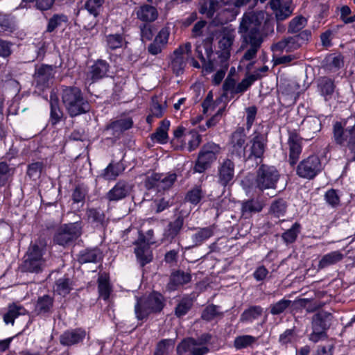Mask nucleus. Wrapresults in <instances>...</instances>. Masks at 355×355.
Returning <instances> with one entry per match:
<instances>
[{
  "label": "nucleus",
  "mask_w": 355,
  "mask_h": 355,
  "mask_svg": "<svg viewBox=\"0 0 355 355\" xmlns=\"http://www.w3.org/2000/svg\"><path fill=\"white\" fill-rule=\"evenodd\" d=\"M344 255L340 251H333L324 254L318 263V269H323L340 261Z\"/></svg>",
  "instance_id": "nucleus-35"
},
{
  "label": "nucleus",
  "mask_w": 355,
  "mask_h": 355,
  "mask_svg": "<svg viewBox=\"0 0 355 355\" xmlns=\"http://www.w3.org/2000/svg\"><path fill=\"white\" fill-rule=\"evenodd\" d=\"M104 0H87L84 7L94 17H97L100 13Z\"/></svg>",
  "instance_id": "nucleus-53"
},
{
  "label": "nucleus",
  "mask_w": 355,
  "mask_h": 355,
  "mask_svg": "<svg viewBox=\"0 0 355 355\" xmlns=\"http://www.w3.org/2000/svg\"><path fill=\"white\" fill-rule=\"evenodd\" d=\"M0 28L3 31L14 32L17 29L15 17L10 15L0 14Z\"/></svg>",
  "instance_id": "nucleus-45"
},
{
  "label": "nucleus",
  "mask_w": 355,
  "mask_h": 355,
  "mask_svg": "<svg viewBox=\"0 0 355 355\" xmlns=\"http://www.w3.org/2000/svg\"><path fill=\"white\" fill-rule=\"evenodd\" d=\"M125 170V166L121 162H110L108 166L102 171L100 177L105 180H115Z\"/></svg>",
  "instance_id": "nucleus-26"
},
{
  "label": "nucleus",
  "mask_w": 355,
  "mask_h": 355,
  "mask_svg": "<svg viewBox=\"0 0 355 355\" xmlns=\"http://www.w3.org/2000/svg\"><path fill=\"white\" fill-rule=\"evenodd\" d=\"M212 235L213 230L211 227L198 228L197 232L191 236L192 247L201 245Z\"/></svg>",
  "instance_id": "nucleus-41"
},
{
  "label": "nucleus",
  "mask_w": 355,
  "mask_h": 355,
  "mask_svg": "<svg viewBox=\"0 0 355 355\" xmlns=\"http://www.w3.org/2000/svg\"><path fill=\"white\" fill-rule=\"evenodd\" d=\"M51 121L52 124H56L62 116V112L58 105V99L55 95H51Z\"/></svg>",
  "instance_id": "nucleus-47"
},
{
  "label": "nucleus",
  "mask_w": 355,
  "mask_h": 355,
  "mask_svg": "<svg viewBox=\"0 0 355 355\" xmlns=\"http://www.w3.org/2000/svg\"><path fill=\"white\" fill-rule=\"evenodd\" d=\"M261 78V76L259 74H251L243 78L241 83H239L235 89L236 94H243L252 85V83Z\"/></svg>",
  "instance_id": "nucleus-49"
},
{
  "label": "nucleus",
  "mask_w": 355,
  "mask_h": 355,
  "mask_svg": "<svg viewBox=\"0 0 355 355\" xmlns=\"http://www.w3.org/2000/svg\"><path fill=\"white\" fill-rule=\"evenodd\" d=\"M53 297L44 295L37 298L35 305L34 312L37 315H46L51 313L53 306Z\"/></svg>",
  "instance_id": "nucleus-28"
},
{
  "label": "nucleus",
  "mask_w": 355,
  "mask_h": 355,
  "mask_svg": "<svg viewBox=\"0 0 355 355\" xmlns=\"http://www.w3.org/2000/svg\"><path fill=\"white\" fill-rule=\"evenodd\" d=\"M177 175L175 173H169L167 175L160 174V178L159 182V189H169L176 180Z\"/></svg>",
  "instance_id": "nucleus-63"
},
{
  "label": "nucleus",
  "mask_w": 355,
  "mask_h": 355,
  "mask_svg": "<svg viewBox=\"0 0 355 355\" xmlns=\"http://www.w3.org/2000/svg\"><path fill=\"white\" fill-rule=\"evenodd\" d=\"M107 46L112 50L122 47L125 42V37L123 34H110L106 36Z\"/></svg>",
  "instance_id": "nucleus-48"
},
{
  "label": "nucleus",
  "mask_w": 355,
  "mask_h": 355,
  "mask_svg": "<svg viewBox=\"0 0 355 355\" xmlns=\"http://www.w3.org/2000/svg\"><path fill=\"white\" fill-rule=\"evenodd\" d=\"M258 338L250 335H243L237 336L234 342V345L236 349H243L252 345L257 340Z\"/></svg>",
  "instance_id": "nucleus-55"
},
{
  "label": "nucleus",
  "mask_w": 355,
  "mask_h": 355,
  "mask_svg": "<svg viewBox=\"0 0 355 355\" xmlns=\"http://www.w3.org/2000/svg\"><path fill=\"white\" fill-rule=\"evenodd\" d=\"M291 305V301L282 299L270 306V313L276 315L284 313Z\"/></svg>",
  "instance_id": "nucleus-58"
},
{
  "label": "nucleus",
  "mask_w": 355,
  "mask_h": 355,
  "mask_svg": "<svg viewBox=\"0 0 355 355\" xmlns=\"http://www.w3.org/2000/svg\"><path fill=\"white\" fill-rule=\"evenodd\" d=\"M307 19L302 16L299 15L291 20L288 26V33L291 34H295L302 31L306 25Z\"/></svg>",
  "instance_id": "nucleus-44"
},
{
  "label": "nucleus",
  "mask_w": 355,
  "mask_h": 355,
  "mask_svg": "<svg viewBox=\"0 0 355 355\" xmlns=\"http://www.w3.org/2000/svg\"><path fill=\"white\" fill-rule=\"evenodd\" d=\"M243 40L241 48L247 49L243 56V60H251L256 57L257 51L263 42V39H252V37H248V39Z\"/></svg>",
  "instance_id": "nucleus-24"
},
{
  "label": "nucleus",
  "mask_w": 355,
  "mask_h": 355,
  "mask_svg": "<svg viewBox=\"0 0 355 355\" xmlns=\"http://www.w3.org/2000/svg\"><path fill=\"white\" fill-rule=\"evenodd\" d=\"M132 124L133 122L130 118L121 119L107 125L103 133L107 136V139L111 137L117 139L123 132L132 128Z\"/></svg>",
  "instance_id": "nucleus-18"
},
{
  "label": "nucleus",
  "mask_w": 355,
  "mask_h": 355,
  "mask_svg": "<svg viewBox=\"0 0 355 355\" xmlns=\"http://www.w3.org/2000/svg\"><path fill=\"white\" fill-rule=\"evenodd\" d=\"M263 309L260 306H250L240 316L241 322H252L262 315Z\"/></svg>",
  "instance_id": "nucleus-37"
},
{
  "label": "nucleus",
  "mask_w": 355,
  "mask_h": 355,
  "mask_svg": "<svg viewBox=\"0 0 355 355\" xmlns=\"http://www.w3.org/2000/svg\"><path fill=\"white\" fill-rule=\"evenodd\" d=\"M204 196L202 190L199 187H196L187 192L185 200L196 205L200 202Z\"/></svg>",
  "instance_id": "nucleus-56"
},
{
  "label": "nucleus",
  "mask_w": 355,
  "mask_h": 355,
  "mask_svg": "<svg viewBox=\"0 0 355 355\" xmlns=\"http://www.w3.org/2000/svg\"><path fill=\"white\" fill-rule=\"evenodd\" d=\"M263 209L262 203L255 199L246 200L242 204V212L243 215H251L260 212Z\"/></svg>",
  "instance_id": "nucleus-43"
},
{
  "label": "nucleus",
  "mask_w": 355,
  "mask_h": 355,
  "mask_svg": "<svg viewBox=\"0 0 355 355\" xmlns=\"http://www.w3.org/2000/svg\"><path fill=\"white\" fill-rule=\"evenodd\" d=\"M55 66L42 64L37 68L34 74L36 87L41 89L48 87L54 78Z\"/></svg>",
  "instance_id": "nucleus-16"
},
{
  "label": "nucleus",
  "mask_w": 355,
  "mask_h": 355,
  "mask_svg": "<svg viewBox=\"0 0 355 355\" xmlns=\"http://www.w3.org/2000/svg\"><path fill=\"white\" fill-rule=\"evenodd\" d=\"M302 45L296 35L289 36L280 40L275 45L277 51H286V52L293 51L300 49Z\"/></svg>",
  "instance_id": "nucleus-31"
},
{
  "label": "nucleus",
  "mask_w": 355,
  "mask_h": 355,
  "mask_svg": "<svg viewBox=\"0 0 355 355\" xmlns=\"http://www.w3.org/2000/svg\"><path fill=\"white\" fill-rule=\"evenodd\" d=\"M235 34L232 31L225 32L219 40L218 46L224 55L229 57L230 51L234 42Z\"/></svg>",
  "instance_id": "nucleus-36"
},
{
  "label": "nucleus",
  "mask_w": 355,
  "mask_h": 355,
  "mask_svg": "<svg viewBox=\"0 0 355 355\" xmlns=\"http://www.w3.org/2000/svg\"><path fill=\"white\" fill-rule=\"evenodd\" d=\"M170 126V121L164 119L161 122L159 127H158L153 134L151 135L152 139H155L160 144H166L168 141V130Z\"/></svg>",
  "instance_id": "nucleus-40"
},
{
  "label": "nucleus",
  "mask_w": 355,
  "mask_h": 355,
  "mask_svg": "<svg viewBox=\"0 0 355 355\" xmlns=\"http://www.w3.org/2000/svg\"><path fill=\"white\" fill-rule=\"evenodd\" d=\"M153 236V230H150L146 232V236L139 234L138 239L135 242L137 245L135 252L141 267L150 263L153 259L152 252L149 247L150 245L155 243Z\"/></svg>",
  "instance_id": "nucleus-10"
},
{
  "label": "nucleus",
  "mask_w": 355,
  "mask_h": 355,
  "mask_svg": "<svg viewBox=\"0 0 355 355\" xmlns=\"http://www.w3.org/2000/svg\"><path fill=\"white\" fill-rule=\"evenodd\" d=\"M246 135L245 129L243 127H239L232 134L230 147L232 155H236L239 157L245 159L246 157V145H245Z\"/></svg>",
  "instance_id": "nucleus-14"
},
{
  "label": "nucleus",
  "mask_w": 355,
  "mask_h": 355,
  "mask_svg": "<svg viewBox=\"0 0 355 355\" xmlns=\"http://www.w3.org/2000/svg\"><path fill=\"white\" fill-rule=\"evenodd\" d=\"M273 28V20L265 12H250L243 15L239 32L242 34L243 39H263V31L265 34L272 33Z\"/></svg>",
  "instance_id": "nucleus-1"
},
{
  "label": "nucleus",
  "mask_w": 355,
  "mask_h": 355,
  "mask_svg": "<svg viewBox=\"0 0 355 355\" xmlns=\"http://www.w3.org/2000/svg\"><path fill=\"white\" fill-rule=\"evenodd\" d=\"M286 203L283 199L274 201L270 206V212L274 216L280 218L284 216L286 211Z\"/></svg>",
  "instance_id": "nucleus-54"
},
{
  "label": "nucleus",
  "mask_w": 355,
  "mask_h": 355,
  "mask_svg": "<svg viewBox=\"0 0 355 355\" xmlns=\"http://www.w3.org/2000/svg\"><path fill=\"white\" fill-rule=\"evenodd\" d=\"M191 53V44L190 42H187L184 44L180 46L173 51L171 56V67L176 76L183 73L187 62V59L184 57V54L189 56Z\"/></svg>",
  "instance_id": "nucleus-12"
},
{
  "label": "nucleus",
  "mask_w": 355,
  "mask_h": 355,
  "mask_svg": "<svg viewBox=\"0 0 355 355\" xmlns=\"http://www.w3.org/2000/svg\"><path fill=\"white\" fill-rule=\"evenodd\" d=\"M270 6L275 13L276 22L286 20L293 13V9L290 6L282 3L280 0H270Z\"/></svg>",
  "instance_id": "nucleus-22"
},
{
  "label": "nucleus",
  "mask_w": 355,
  "mask_h": 355,
  "mask_svg": "<svg viewBox=\"0 0 355 355\" xmlns=\"http://www.w3.org/2000/svg\"><path fill=\"white\" fill-rule=\"evenodd\" d=\"M83 223L76 221L61 225L53 236V242L61 246L70 245L82 234Z\"/></svg>",
  "instance_id": "nucleus-7"
},
{
  "label": "nucleus",
  "mask_w": 355,
  "mask_h": 355,
  "mask_svg": "<svg viewBox=\"0 0 355 355\" xmlns=\"http://www.w3.org/2000/svg\"><path fill=\"white\" fill-rule=\"evenodd\" d=\"M297 338L295 327L288 329L279 335V342L281 345H285L293 342Z\"/></svg>",
  "instance_id": "nucleus-64"
},
{
  "label": "nucleus",
  "mask_w": 355,
  "mask_h": 355,
  "mask_svg": "<svg viewBox=\"0 0 355 355\" xmlns=\"http://www.w3.org/2000/svg\"><path fill=\"white\" fill-rule=\"evenodd\" d=\"M288 145L289 147L288 162L291 166H294L302 153V138L295 130L288 131Z\"/></svg>",
  "instance_id": "nucleus-17"
},
{
  "label": "nucleus",
  "mask_w": 355,
  "mask_h": 355,
  "mask_svg": "<svg viewBox=\"0 0 355 355\" xmlns=\"http://www.w3.org/2000/svg\"><path fill=\"white\" fill-rule=\"evenodd\" d=\"M137 17L144 22H153L158 17V12L155 7L144 4L136 10Z\"/></svg>",
  "instance_id": "nucleus-27"
},
{
  "label": "nucleus",
  "mask_w": 355,
  "mask_h": 355,
  "mask_svg": "<svg viewBox=\"0 0 355 355\" xmlns=\"http://www.w3.org/2000/svg\"><path fill=\"white\" fill-rule=\"evenodd\" d=\"M321 121L316 116H308L304 119L302 123V131L306 139H312L313 135L321 130Z\"/></svg>",
  "instance_id": "nucleus-21"
},
{
  "label": "nucleus",
  "mask_w": 355,
  "mask_h": 355,
  "mask_svg": "<svg viewBox=\"0 0 355 355\" xmlns=\"http://www.w3.org/2000/svg\"><path fill=\"white\" fill-rule=\"evenodd\" d=\"M236 87V80L230 75L227 76L223 85V94L222 96L233 98L236 95L235 89Z\"/></svg>",
  "instance_id": "nucleus-51"
},
{
  "label": "nucleus",
  "mask_w": 355,
  "mask_h": 355,
  "mask_svg": "<svg viewBox=\"0 0 355 355\" xmlns=\"http://www.w3.org/2000/svg\"><path fill=\"white\" fill-rule=\"evenodd\" d=\"M62 103L70 116L75 117L90 110V105L77 87H66L62 92Z\"/></svg>",
  "instance_id": "nucleus-2"
},
{
  "label": "nucleus",
  "mask_w": 355,
  "mask_h": 355,
  "mask_svg": "<svg viewBox=\"0 0 355 355\" xmlns=\"http://www.w3.org/2000/svg\"><path fill=\"white\" fill-rule=\"evenodd\" d=\"M133 184L127 180H120L105 194V198L108 201H119L128 197L132 192Z\"/></svg>",
  "instance_id": "nucleus-15"
},
{
  "label": "nucleus",
  "mask_w": 355,
  "mask_h": 355,
  "mask_svg": "<svg viewBox=\"0 0 355 355\" xmlns=\"http://www.w3.org/2000/svg\"><path fill=\"white\" fill-rule=\"evenodd\" d=\"M26 312V311L23 306L13 304L8 306V312L3 315V320L6 324H13L15 318L18 315H24Z\"/></svg>",
  "instance_id": "nucleus-42"
},
{
  "label": "nucleus",
  "mask_w": 355,
  "mask_h": 355,
  "mask_svg": "<svg viewBox=\"0 0 355 355\" xmlns=\"http://www.w3.org/2000/svg\"><path fill=\"white\" fill-rule=\"evenodd\" d=\"M173 344L174 342L171 339L162 340L157 343L153 355H168V350Z\"/></svg>",
  "instance_id": "nucleus-61"
},
{
  "label": "nucleus",
  "mask_w": 355,
  "mask_h": 355,
  "mask_svg": "<svg viewBox=\"0 0 355 355\" xmlns=\"http://www.w3.org/2000/svg\"><path fill=\"white\" fill-rule=\"evenodd\" d=\"M280 175L275 166L262 164L257 171L255 187L261 191L275 189Z\"/></svg>",
  "instance_id": "nucleus-8"
},
{
  "label": "nucleus",
  "mask_w": 355,
  "mask_h": 355,
  "mask_svg": "<svg viewBox=\"0 0 355 355\" xmlns=\"http://www.w3.org/2000/svg\"><path fill=\"white\" fill-rule=\"evenodd\" d=\"M217 6L218 3L216 1L213 0H206L201 5L199 12L201 14L206 15L208 18H212Z\"/></svg>",
  "instance_id": "nucleus-59"
},
{
  "label": "nucleus",
  "mask_w": 355,
  "mask_h": 355,
  "mask_svg": "<svg viewBox=\"0 0 355 355\" xmlns=\"http://www.w3.org/2000/svg\"><path fill=\"white\" fill-rule=\"evenodd\" d=\"M211 338L209 334H202L197 339L188 338L184 339L177 347V353L178 355H184L186 352H189L192 355H205L209 351L205 346Z\"/></svg>",
  "instance_id": "nucleus-6"
},
{
  "label": "nucleus",
  "mask_w": 355,
  "mask_h": 355,
  "mask_svg": "<svg viewBox=\"0 0 355 355\" xmlns=\"http://www.w3.org/2000/svg\"><path fill=\"white\" fill-rule=\"evenodd\" d=\"M191 279V275L189 272L178 270L171 275L168 286L171 289H175L177 286L189 283Z\"/></svg>",
  "instance_id": "nucleus-32"
},
{
  "label": "nucleus",
  "mask_w": 355,
  "mask_h": 355,
  "mask_svg": "<svg viewBox=\"0 0 355 355\" xmlns=\"http://www.w3.org/2000/svg\"><path fill=\"white\" fill-rule=\"evenodd\" d=\"M220 152V147L214 143H207L200 149L193 170L202 173L211 166L216 159V155Z\"/></svg>",
  "instance_id": "nucleus-9"
},
{
  "label": "nucleus",
  "mask_w": 355,
  "mask_h": 355,
  "mask_svg": "<svg viewBox=\"0 0 355 355\" xmlns=\"http://www.w3.org/2000/svg\"><path fill=\"white\" fill-rule=\"evenodd\" d=\"M300 227L301 226L298 223H295L290 229L283 233L282 237L284 242L287 244L295 242L300 232Z\"/></svg>",
  "instance_id": "nucleus-50"
},
{
  "label": "nucleus",
  "mask_w": 355,
  "mask_h": 355,
  "mask_svg": "<svg viewBox=\"0 0 355 355\" xmlns=\"http://www.w3.org/2000/svg\"><path fill=\"white\" fill-rule=\"evenodd\" d=\"M333 316L326 311H320L313 316L312 329L326 332L331 324Z\"/></svg>",
  "instance_id": "nucleus-23"
},
{
  "label": "nucleus",
  "mask_w": 355,
  "mask_h": 355,
  "mask_svg": "<svg viewBox=\"0 0 355 355\" xmlns=\"http://www.w3.org/2000/svg\"><path fill=\"white\" fill-rule=\"evenodd\" d=\"M334 83L331 79L327 77H322L318 81V89L320 94L325 100L330 98L334 92Z\"/></svg>",
  "instance_id": "nucleus-33"
},
{
  "label": "nucleus",
  "mask_w": 355,
  "mask_h": 355,
  "mask_svg": "<svg viewBox=\"0 0 355 355\" xmlns=\"http://www.w3.org/2000/svg\"><path fill=\"white\" fill-rule=\"evenodd\" d=\"M336 144L351 151L355 150V116H350L343 121H337L333 127Z\"/></svg>",
  "instance_id": "nucleus-4"
},
{
  "label": "nucleus",
  "mask_w": 355,
  "mask_h": 355,
  "mask_svg": "<svg viewBox=\"0 0 355 355\" xmlns=\"http://www.w3.org/2000/svg\"><path fill=\"white\" fill-rule=\"evenodd\" d=\"M86 215L88 220L96 227L104 228L108 223V219L101 209L90 208L87 210Z\"/></svg>",
  "instance_id": "nucleus-29"
},
{
  "label": "nucleus",
  "mask_w": 355,
  "mask_h": 355,
  "mask_svg": "<svg viewBox=\"0 0 355 355\" xmlns=\"http://www.w3.org/2000/svg\"><path fill=\"white\" fill-rule=\"evenodd\" d=\"M234 166V162L227 158L224 159L218 167L217 182L224 189L230 186L233 182Z\"/></svg>",
  "instance_id": "nucleus-13"
},
{
  "label": "nucleus",
  "mask_w": 355,
  "mask_h": 355,
  "mask_svg": "<svg viewBox=\"0 0 355 355\" xmlns=\"http://www.w3.org/2000/svg\"><path fill=\"white\" fill-rule=\"evenodd\" d=\"M102 259V254L99 249H87L82 251L78 257L80 263H96Z\"/></svg>",
  "instance_id": "nucleus-34"
},
{
  "label": "nucleus",
  "mask_w": 355,
  "mask_h": 355,
  "mask_svg": "<svg viewBox=\"0 0 355 355\" xmlns=\"http://www.w3.org/2000/svg\"><path fill=\"white\" fill-rule=\"evenodd\" d=\"M266 139L265 137L261 134H257L250 140V146L246 150V157L243 160L246 161L250 159L261 158L265 151Z\"/></svg>",
  "instance_id": "nucleus-19"
},
{
  "label": "nucleus",
  "mask_w": 355,
  "mask_h": 355,
  "mask_svg": "<svg viewBox=\"0 0 355 355\" xmlns=\"http://www.w3.org/2000/svg\"><path fill=\"white\" fill-rule=\"evenodd\" d=\"M326 67L329 70H336L343 65V57L340 55L331 54L325 58Z\"/></svg>",
  "instance_id": "nucleus-57"
},
{
  "label": "nucleus",
  "mask_w": 355,
  "mask_h": 355,
  "mask_svg": "<svg viewBox=\"0 0 355 355\" xmlns=\"http://www.w3.org/2000/svg\"><path fill=\"white\" fill-rule=\"evenodd\" d=\"M46 243L42 241L31 243L24 257L21 270L29 272H41L47 266L44 258Z\"/></svg>",
  "instance_id": "nucleus-3"
},
{
  "label": "nucleus",
  "mask_w": 355,
  "mask_h": 355,
  "mask_svg": "<svg viewBox=\"0 0 355 355\" xmlns=\"http://www.w3.org/2000/svg\"><path fill=\"white\" fill-rule=\"evenodd\" d=\"M100 296L105 300H107L111 293L110 285L106 278L99 277L98 279Z\"/></svg>",
  "instance_id": "nucleus-60"
},
{
  "label": "nucleus",
  "mask_w": 355,
  "mask_h": 355,
  "mask_svg": "<svg viewBox=\"0 0 355 355\" xmlns=\"http://www.w3.org/2000/svg\"><path fill=\"white\" fill-rule=\"evenodd\" d=\"M72 288V280L65 277L57 279L53 286L54 292L63 297L68 295Z\"/></svg>",
  "instance_id": "nucleus-38"
},
{
  "label": "nucleus",
  "mask_w": 355,
  "mask_h": 355,
  "mask_svg": "<svg viewBox=\"0 0 355 355\" xmlns=\"http://www.w3.org/2000/svg\"><path fill=\"white\" fill-rule=\"evenodd\" d=\"M110 65L103 60H98L92 67L89 71L92 82L97 81L105 76L109 71Z\"/></svg>",
  "instance_id": "nucleus-30"
},
{
  "label": "nucleus",
  "mask_w": 355,
  "mask_h": 355,
  "mask_svg": "<svg viewBox=\"0 0 355 355\" xmlns=\"http://www.w3.org/2000/svg\"><path fill=\"white\" fill-rule=\"evenodd\" d=\"M68 17L64 14H54L49 19L47 24V33L53 32L57 28L62 26L63 23H67Z\"/></svg>",
  "instance_id": "nucleus-46"
},
{
  "label": "nucleus",
  "mask_w": 355,
  "mask_h": 355,
  "mask_svg": "<svg viewBox=\"0 0 355 355\" xmlns=\"http://www.w3.org/2000/svg\"><path fill=\"white\" fill-rule=\"evenodd\" d=\"M209 59L213 53L212 44L210 41L204 40L200 44H197L196 46V53L197 57L201 60L202 64L206 63V58Z\"/></svg>",
  "instance_id": "nucleus-39"
},
{
  "label": "nucleus",
  "mask_w": 355,
  "mask_h": 355,
  "mask_svg": "<svg viewBox=\"0 0 355 355\" xmlns=\"http://www.w3.org/2000/svg\"><path fill=\"white\" fill-rule=\"evenodd\" d=\"M184 225V218L178 216L168 223L165 227L162 239L163 243H171L180 234Z\"/></svg>",
  "instance_id": "nucleus-20"
},
{
  "label": "nucleus",
  "mask_w": 355,
  "mask_h": 355,
  "mask_svg": "<svg viewBox=\"0 0 355 355\" xmlns=\"http://www.w3.org/2000/svg\"><path fill=\"white\" fill-rule=\"evenodd\" d=\"M15 168L4 162H0V186H4L13 175Z\"/></svg>",
  "instance_id": "nucleus-52"
},
{
  "label": "nucleus",
  "mask_w": 355,
  "mask_h": 355,
  "mask_svg": "<svg viewBox=\"0 0 355 355\" xmlns=\"http://www.w3.org/2000/svg\"><path fill=\"white\" fill-rule=\"evenodd\" d=\"M85 337V331L80 329L64 332L60 337V344L71 346L81 342Z\"/></svg>",
  "instance_id": "nucleus-25"
},
{
  "label": "nucleus",
  "mask_w": 355,
  "mask_h": 355,
  "mask_svg": "<svg viewBox=\"0 0 355 355\" xmlns=\"http://www.w3.org/2000/svg\"><path fill=\"white\" fill-rule=\"evenodd\" d=\"M43 167L44 164L41 162L32 163L28 166L27 175L35 180L40 177Z\"/></svg>",
  "instance_id": "nucleus-62"
},
{
  "label": "nucleus",
  "mask_w": 355,
  "mask_h": 355,
  "mask_svg": "<svg viewBox=\"0 0 355 355\" xmlns=\"http://www.w3.org/2000/svg\"><path fill=\"white\" fill-rule=\"evenodd\" d=\"M322 169L320 159L315 155H311L303 159L297 167V174L303 178L311 180Z\"/></svg>",
  "instance_id": "nucleus-11"
},
{
  "label": "nucleus",
  "mask_w": 355,
  "mask_h": 355,
  "mask_svg": "<svg viewBox=\"0 0 355 355\" xmlns=\"http://www.w3.org/2000/svg\"><path fill=\"white\" fill-rule=\"evenodd\" d=\"M136 299L135 313L139 320L147 319L150 314L159 313L164 306L162 295L156 292L148 296L137 297Z\"/></svg>",
  "instance_id": "nucleus-5"
}]
</instances>
